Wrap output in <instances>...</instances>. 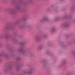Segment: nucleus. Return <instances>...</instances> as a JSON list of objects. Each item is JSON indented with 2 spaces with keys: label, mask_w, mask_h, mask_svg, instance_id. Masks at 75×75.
Returning a JSON list of instances; mask_svg holds the SVG:
<instances>
[{
  "label": "nucleus",
  "mask_w": 75,
  "mask_h": 75,
  "mask_svg": "<svg viewBox=\"0 0 75 75\" xmlns=\"http://www.w3.org/2000/svg\"><path fill=\"white\" fill-rule=\"evenodd\" d=\"M22 44H23V43H22Z\"/></svg>",
  "instance_id": "5"
},
{
  "label": "nucleus",
  "mask_w": 75,
  "mask_h": 75,
  "mask_svg": "<svg viewBox=\"0 0 75 75\" xmlns=\"http://www.w3.org/2000/svg\"><path fill=\"white\" fill-rule=\"evenodd\" d=\"M29 74H30V73H29Z\"/></svg>",
  "instance_id": "4"
},
{
  "label": "nucleus",
  "mask_w": 75,
  "mask_h": 75,
  "mask_svg": "<svg viewBox=\"0 0 75 75\" xmlns=\"http://www.w3.org/2000/svg\"><path fill=\"white\" fill-rule=\"evenodd\" d=\"M43 20H46V19L45 18H44Z\"/></svg>",
  "instance_id": "3"
},
{
  "label": "nucleus",
  "mask_w": 75,
  "mask_h": 75,
  "mask_svg": "<svg viewBox=\"0 0 75 75\" xmlns=\"http://www.w3.org/2000/svg\"><path fill=\"white\" fill-rule=\"evenodd\" d=\"M52 31H54V29H52Z\"/></svg>",
  "instance_id": "1"
},
{
  "label": "nucleus",
  "mask_w": 75,
  "mask_h": 75,
  "mask_svg": "<svg viewBox=\"0 0 75 75\" xmlns=\"http://www.w3.org/2000/svg\"><path fill=\"white\" fill-rule=\"evenodd\" d=\"M67 25H66L65 26V27H67Z\"/></svg>",
  "instance_id": "2"
}]
</instances>
